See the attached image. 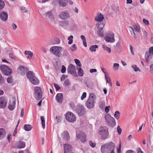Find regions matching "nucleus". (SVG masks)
Instances as JSON below:
<instances>
[{
  "label": "nucleus",
  "mask_w": 153,
  "mask_h": 153,
  "mask_svg": "<svg viewBox=\"0 0 153 153\" xmlns=\"http://www.w3.org/2000/svg\"><path fill=\"white\" fill-rule=\"evenodd\" d=\"M55 42L53 43V44H59L60 43V40L58 38H56L55 39Z\"/></svg>",
  "instance_id": "338daca9"
},
{
  "label": "nucleus",
  "mask_w": 153,
  "mask_h": 153,
  "mask_svg": "<svg viewBox=\"0 0 153 153\" xmlns=\"http://www.w3.org/2000/svg\"><path fill=\"white\" fill-rule=\"evenodd\" d=\"M8 17L7 13L2 12L0 13V18L3 21H6Z\"/></svg>",
  "instance_id": "f3484780"
},
{
  "label": "nucleus",
  "mask_w": 153,
  "mask_h": 153,
  "mask_svg": "<svg viewBox=\"0 0 153 153\" xmlns=\"http://www.w3.org/2000/svg\"><path fill=\"white\" fill-rule=\"evenodd\" d=\"M7 83H10L13 82V79L11 76L8 77L7 79Z\"/></svg>",
  "instance_id": "de8ad7c7"
},
{
  "label": "nucleus",
  "mask_w": 153,
  "mask_h": 153,
  "mask_svg": "<svg viewBox=\"0 0 153 153\" xmlns=\"http://www.w3.org/2000/svg\"><path fill=\"white\" fill-rule=\"evenodd\" d=\"M56 100L58 103H61L63 101V95L62 93H58L56 97Z\"/></svg>",
  "instance_id": "a211bd4d"
},
{
  "label": "nucleus",
  "mask_w": 153,
  "mask_h": 153,
  "mask_svg": "<svg viewBox=\"0 0 153 153\" xmlns=\"http://www.w3.org/2000/svg\"><path fill=\"white\" fill-rule=\"evenodd\" d=\"M16 100L13 97L11 99L9 102L8 108L10 110H13L15 107Z\"/></svg>",
  "instance_id": "ddd939ff"
},
{
  "label": "nucleus",
  "mask_w": 153,
  "mask_h": 153,
  "mask_svg": "<svg viewBox=\"0 0 153 153\" xmlns=\"http://www.w3.org/2000/svg\"><path fill=\"white\" fill-rule=\"evenodd\" d=\"M86 94H87L86 92H83L81 97V100H83L86 97Z\"/></svg>",
  "instance_id": "5fc2aeb1"
},
{
  "label": "nucleus",
  "mask_w": 153,
  "mask_h": 153,
  "mask_svg": "<svg viewBox=\"0 0 153 153\" xmlns=\"http://www.w3.org/2000/svg\"><path fill=\"white\" fill-rule=\"evenodd\" d=\"M9 57L12 59H16V57L13 52H11L9 53Z\"/></svg>",
  "instance_id": "79ce46f5"
},
{
  "label": "nucleus",
  "mask_w": 153,
  "mask_h": 153,
  "mask_svg": "<svg viewBox=\"0 0 153 153\" xmlns=\"http://www.w3.org/2000/svg\"><path fill=\"white\" fill-rule=\"evenodd\" d=\"M47 18H48L51 20V22H53L54 21V17L53 13L51 12H49L45 14Z\"/></svg>",
  "instance_id": "b1692460"
},
{
  "label": "nucleus",
  "mask_w": 153,
  "mask_h": 153,
  "mask_svg": "<svg viewBox=\"0 0 153 153\" xmlns=\"http://www.w3.org/2000/svg\"><path fill=\"white\" fill-rule=\"evenodd\" d=\"M56 119L57 123L61 122V120L59 116H56Z\"/></svg>",
  "instance_id": "6e6d98bb"
},
{
  "label": "nucleus",
  "mask_w": 153,
  "mask_h": 153,
  "mask_svg": "<svg viewBox=\"0 0 153 153\" xmlns=\"http://www.w3.org/2000/svg\"><path fill=\"white\" fill-rule=\"evenodd\" d=\"M148 53H150L152 55H153V47H151L149 48V52Z\"/></svg>",
  "instance_id": "e2e57ef3"
},
{
  "label": "nucleus",
  "mask_w": 153,
  "mask_h": 153,
  "mask_svg": "<svg viewBox=\"0 0 153 153\" xmlns=\"http://www.w3.org/2000/svg\"><path fill=\"white\" fill-rule=\"evenodd\" d=\"M102 47L104 50L106 51L108 53H111V50L110 48L107 47L106 45H102Z\"/></svg>",
  "instance_id": "4c0bfd02"
},
{
  "label": "nucleus",
  "mask_w": 153,
  "mask_h": 153,
  "mask_svg": "<svg viewBox=\"0 0 153 153\" xmlns=\"http://www.w3.org/2000/svg\"><path fill=\"white\" fill-rule=\"evenodd\" d=\"M27 77L28 79L31 83L34 85L38 84V80L35 76L34 73L32 71H30L27 74Z\"/></svg>",
  "instance_id": "39448f33"
},
{
  "label": "nucleus",
  "mask_w": 153,
  "mask_h": 153,
  "mask_svg": "<svg viewBox=\"0 0 153 153\" xmlns=\"http://www.w3.org/2000/svg\"><path fill=\"white\" fill-rule=\"evenodd\" d=\"M143 36L144 39H147L148 38L147 37V33L145 30L143 31Z\"/></svg>",
  "instance_id": "4d7b16f0"
},
{
  "label": "nucleus",
  "mask_w": 153,
  "mask_h": 153,
  "mask_svg": "<svg viewBox=\"0 0 153 153\" xmlns=\"http://www.w3.org/2000/svg\"><path fill=\"white\" fill-rule=\"evenodd\" d=\"M105 102L104 101H100L99 103V106L101 109H103L105 106Z\"/></svg>",
  "instance_id": "c9c22d12"
},
{
  "label": "nucleus",
  "mask_w": 153,
  "mask_h": 153,
  "mask_svg": "<svg viewBox=\"0 0 153 153\" xmlns=\"http://www.w3.org/2000/svg\"><path fill=\"white\" fill-rule=\"evenodd\" d=\"M77 69L78 70V74L80 76H83L84 74L83 71L82 69L80 68H77Z\"/></svg>",
  "instance_id": "72a5a7b5"
},
{
  "label": "nucleus",
  "mask_w": 153,
  "mask_h": 153,
  "mask_svg": "<svg viewBox=\"0 0 153 153\" xmlns=\"http://www.w3.org/2000/svg\"><path fill=\"white\" fill-rule=\"evenodd\" d=\"M59 1V5L60 7H64L66 5L65 2L67 0H58Z\"/></svg>",
  "instance_id": "2f4dec72"
},
{
  "label": "nucleus",
  "mask_w": 153,
  "mask_h": 153,
  "mask_svg": "<svg viewBox=\"0 0 153 153\" xmlns=\"http://www.w3.org/2000/svg\"><path fill=\"white\" fill-rule=\"evenodd\" d=\"M7 102V99L4 97H0V108H3L5 107Z\"/></svg>",
  "instance_id": "9b49d317"
},
{
  "label": "nucleus",
  "mask_w": 153,
  "mask_h": 153,
  "mask_svg": "<svg viewBox=\"0 0 153 153\" xmlns=\"http://www.w3.org/2000/svg\"><path fill=\"white\" fill-rule=\"evenodd\" d=\"M62 48L56 46L51 47L50 49V51L53 54L58 57L61 56Z\"/></svg>",
  "instance_id": "20e7f679"
},
{
  "label": "nucleus",
  "mask_w": 153,
  "mask_h": 153,
  "mask_svg": "<svg viewBox=\"0 0 153 153\" xmlns=\"http://www.w3.org/2000/svg\"><path fill=\"white\" fill-rule=\"evenodd\" d=\"M129 28L131 29L130 30L131 34L133 36V37L134 39L137 38V32L134 30V29L132 27H130Z\"/></svg>",
  "instance_id": "c85d7f7f"
},
{
  "label": "nucleus",
  "mask_w": 153,
  "mask_h": 153,
  "mask_svg": "<svg viewBox=\"0 0 153 153\" xmlns=\"http://www.w3.org/2000/svg\"><path fill=\"white\" fill-rule=\"evenodd\" d=\"M76 45L75 44L73 45L70 48L71 50L73 51H76Z\"/></svg>",
  "instance_id": "603ef678"
},
{
  "label": "nucleus",
  "mask_w": 153,
  "mask_h": 153,
  "mask_svg": "<svg viewBox=\"0 0 153 153\" xmlns=\"http://www.w3.org/2000/svg\"><path fill=\"white\" fill-rule=\"evenodd\" d=\"M6 132L3 128H0V140L3 139L5 136Z\"/></svg>",
  "instance_id": "a878e982"
},
{
  "label": "nucleus",
  "mask_w": 153,
  "mask_h": 153,
  "mask_svg": "<svg viewBox=\"0 0 153 153\" xmlns=\"http://www.w3.org/2000/svg\"><path fill=\"white\" fill-rule=\"evenodd\" d=\"M67 71L69 73L72 74L75 77L77 76L75 66L72 64H71L70 65L67 69Z\"/></svg>",
  "instance_id": "1a4fd4ad"
},
{
  "label": "nucleus",
  "mask_w": 153,
  "mask_h": 153,
  "mask_svg": "<svg viewBox=\"0 0 153 153\" xmlns=\"http://www.w3.org/2000/svg\"><path fill=\"white\" fill-rule=\"evenodd\" d=\"M64 149L65 153L69 152L72 150L71 146L67 144H65L64 145Z\"/></svg>",
  "instance_id": "aec40b11"
},
{
  "label": "nucleus",
  "mask_w": 153,
  "mask_h": 153,
  "mask_svg": "<svg viewBox=\"0 0 153 153\" xmlns=\"http://www.w3.org/2000/svg\"><path fill=\"white\" fill-rule=\"evenodd\" d=\"M59 16L61 19L63 20L66 19L70 17V15L67 11L61 12Z\"/></svg>",
  "instance_id": "4468645a"
},
{
  "label": "nucleus",
  "mask_w": 153,
  "mask_h": 153,
  "mask_svg": "<svg viewBox=\"0 0 153 153\" xmlns=\"http://www.w3.org/2000/svg\"><path fill=\"white\" fill-rule=\"evenodd\" d=\"M105 119L108 125L112 127H114L116 124L115 119L111 117L110 114H105Z\"/></svg>",
  "instance_id": "7ed1b4c3"
},
{
  "label": "nucleus",
  "mask_w": 153,
  "mask_h": 153,
  "mask_svg": "<svg viewBox=\"0 0 153 153\" xmlns=\"http://www.w3.org/2000/svg\"><path fill=\"white\" fill-rule=\"evenodd\" d=\"M152 54H151L150 53H148V52H146V53L145 58L147 63H149L150 62V60L152 57Z\"/></svg>",
  "instance_id": "5701e85b"
},
{
  "label": "nucleus",
  "mask_w": 153,
  "mask_h": 153,
  "mask_svg": "<svg viewBox=\"0 0 153 153\" xmlns=\"http://www.w3.org/2000/svg\"><path fill=\"white\" fill-rule=\"evenodd\" d=\"M131 67L132 68L134 69V70L135 71L137 72L138 71H139L140 72L141 71L139 69V68L138 67H137L136 65H132Z\"/></svg>",
  "instance_id": "a19ab883"
},
{
  "label": "nucleus",
  "mask_w": 153,
  "mask_h": 153,
  "mask_svg": "<svg viewBox=\"0 0 153 153\" xmlns=\"http://www.w3.org/2000/svg\"><path fill=\"white\" fill-rule=\"evenodd\" d=\"M41 90V88L39 87V91H40V92H39V100L42 98V94Z\"/></svg>",
  "instance_id": "3c124183"
},
{
  "label": "nucleus",
  "mask_w": 153,
  "mask_h": 153,
  "mask_svg": "<svg viewBox=\"0 0 153 153\" xmlns=\"http://www.w3.org/2000/svg\"><path fill=\"white\" fill-rule=\"evenodd\" d=\"M98 48V46L97 45H92L90 46L89 50L91 52H95L96 51V49Z\"/></svg>",
  "instance_id": "473e14b6"
},
{
  "label": "nucleus",
  "mask_w": 153,
  "mask_h": 153,
  "mask_svg": "<svg viewBox=\"0 0 153 153\" xmlns=\"http://www.w3.org/2000/svg\"><path fill=\"white\" fill-rule=\"evenodd\" d=\"M95 100L94 94L93 93H90L86 103V106L88 108L90 109L94 107Z\"/></svg>",
  "instance_id": "f257e3e1"
},
{
  "label": "nucleus",
  "mask_w": 153,
  "mask_h": 153,
  "mask_svg": "<svg viewBox=\"0 0 153 153\" xmlns=\"http://www.w3.org/2000/svg\"><path fill=\"white\" fill-rule=\"evenodd\" d=\"M76 139L79 140L82 143H85L86 141V135L83 133L76 134Z\"/></svg>",
  "instance_id": "f8f14e48"
},
{
  "label": "nucleus",
  "mask_w": 153,
  "mask_h": 153,
  "mask_svg": "<svg viewBox=\"0 0 153 153\" xmlns=\"http://www.w3.org/2000/svg\"><path fill=\"white\" fill-rule=\"evenodd\" d=\"M33 95L37 100H38V87H35L34 90Z\"/></svg>",
  "instance_id": "bb28decb"
},
{
  "label": "nucleus",
  "mask_w": 153,
  "mask_h": 153,
  "mask_svg": "<svg viewBox=\"0 0 153 153\" xmlns=\"http://www.w3.org/2000/svg\"><path fill=\"white\" fill-rule=\"evenodd\" d=\"M74 61L76 64L78 66L80 67H81L82 66V64L81 63L80 61L79 60L75 59H74Z\"/></svg>",
  "instance_id": "c03bdc74"
},
{
  "label": "nucleus",
  "mask_w": 153,
  "mask_h": 153,
  "mask_svg": "<svg viewBox=\"0 0 153 153\" xmlns=\"http://www.w3.org/2000/svg\"><path fill=\"white\" fill-rule=\"evenodd\" d=\"M99 134L101 136L102 139H106L108 137L109 134L108 128L106 126L101 127L100 128Z\"/></svg>",
  "instance_id": "f03ea898"
},
{
  "label": "nucleus",
  "mask_w": 153,
  "mask_h": 153,
  "mask_svg": "<svg viewBox=\"0 0 153 153\" xmlns=\"http://www.w3.org/2000/svg\"><path fill=\"white\" fill-rule=\"evenodd\" d=\"M117 132H118V134L120 135L121 134V131H122V129L120 128V127L119 126H117Z\"/></svg>",
  "instance_id": "13d9d810"
},
{
  "label": "nucleus",
  "mask_w": 153,
  "mask_h": 153,
  "mask_svg": "<svg viewBox=\"0 0 153 153\" xmlns=\"http://www.w3.org/2000/svg\"><path fill=\"white\" fill-rule=\"evenodd\" d=\"M89 144L90 146L92 148H94L96 146V144L95 143H93L91 141L89 142Z\"/></svg>",
  "instance_id": "0e129e2a"
},
{
  "label": "nucleus",
  "mask_w": 153,
  "mask_h": 153,
  "mask_svg": "<svg viewBox=\"0 0 153 153\" xmlns=\"http://www.w3.org/2000/svg\"><path fill=\"white\" fill-rule=\"evenodd\" d=\"M101 152L102 153H105L106 150V147L105 145H102L101 146Z\"/></svg>",
  "instance_id": "58836bf2"
},
{
  "label": "nucleus",
  "mask_w": 153,
  "mask_h": 153,
  "mask_svg": "<svg viewBox=\"0 0 153 153\" xmlns=\"http://www.w3.org/2000/svg\"><path fill=\"white\" fill-rule=\"evenodd\" d=\"M102 72L105 74V78L106 80V82L108 83L109 84V85H110V86H111L112 83L111 82V79H110V78L109 76L108 77H107L106 75L107 73H106L104 71L105 70V69L104 68H102Z\"/></svg>",
  "instance_id": "6ab92c4d"
},
{
  "label": "nucleus",
  "mask_w": 153,
  "mask_h": 153,
  "mask_svg": "<svg viewBox=\"0 0 153 153\" xmlns=\"http://www.w3.org/2000/svg\"><path fill=\"white\" fill-rule=\"evenodd\" d=\"M4 79L3 77H2L0 73V84L2 85L4 83Z\"/></svg>",
  "instance_id": "8fccbe9b"
},
{
  "label": "nucleus",
  "mask_w": 153,
  "mask_h": 153,
  "mask_svg": "<svg viewBox=\"0 0 153 153\" xmlns=\"http://www.w3.org/2000/svg\"><path fill=\"white\" fill-rule=\"evenodd\" d=\"M107 150L110 151L115 149V144L112 142L105 144Z\"/></svg>",
  "instance_id": "2eb2a0df"
},
{
  "label": "nucleus",
  "mask_w": 153,
  "mask_h": 153,
  "mask_svg": "<svg viewBox=\"0 0 153 153\" xmlns=\"http://www.w3.org/2000/svg\"><path fill=\"white\" fill-rule=\"evenodd\" d=\"M69 24V22L67 20L63 21L62 22V26H68Z\"/></svg>",
  "instance_id": "49530a36"
},
{
  "label": "nucleus",
  "mask_w": 153,
  "mask_h": 153,
  "mask_svg": "<svg viewBox=\"0 0 153 153\" xmlns=\"http://www.w3.org/2000/svg\"><path fill=\"white\" fill-rule=\"evenodd\" d=\"M54 86L56 91L60 89V87L57 84L54 83Z\"/></svg>",
  "instance_id": "680f3d73"
},
{
  "label": "nucleus",
  "mask_w": 153,
  "mask_h": 153,
  "mask_svg": "<svg viewBox=\"0 0 153 153\" xmlns=\"http://www.w3.org/2000/svg\"><path fill=\"white\" fill-rule=\"evenodd\" d=\"M73 38V36L72 35H71L68 37V39L69 40L68 42V44H71L72 43Z\"/></svg>",
  "instance_id": "a18cd8bd"
},
{
  "label": "nucleus",
  "mask_w": 153,
  "mask_h": 153,
  "mask_svg": "<svg viewBox=\"0 0 153 153\" xmlns=\"http://www.w3.org/2000/svg\"><path fill=\"white\" fill-rule=\"evenodd\" d=\"M62 137L66 141L69 140L70 138L69 133L67 131H65L63 132L62 135Z\"/></svg>",
  "instance_id": "412c9836"
},
{
  "label": "nucleus",
  "mask_w": 153,
  "mask_h": 153,
  "mask_svg": "<svg viewBox=\"0 0 153 153\" xmlns=\"http://www.w3.org/2000/svg\"><path fill=\"white\" fill-rule=\"evenodd\" d=\"M143 22L147 25H149V24L148 20H146L145 19H143Z\"/></svg>",
  "instance_id": "bf43d9fd"
},
{
  "label": "nucleus",
  "mask_w": 153,
  "mask_h": 153,
  "mask_svg": "<svg viewBox=\"0 0 153 153\" xmlns=\"http://www.w3.org/2000/svg\"><path fill=\"white\" fill-rule=\"evenodd\" d=\"M114 36V35L113 33H109L105 37V39L107 42H114L115 41Z\"/></svg>",
  "instance_id": "9d476101"
},
{
  "label": "nucleus",
  "mask_w": 153,
  "mask_h": 153,
  "mask_svg": "<svg viewBox=\"0 0 153 153\" xmlns=\"http://www.w3.org/2000/svg\"><path fill=\"white\" fill-rule=\"evenodd\" d=\"M119 65L117 63H114L113 65V68L116 71H117L119 69Z\"/></svg>",
  "instance_id": "37998d69"
},
{
  "label": "nucleus",
  "mask_w": 153,
  "mask_h": 153,
  "mask_svg": "<svg viewBox=\"0 0 153 153\" xmlns=\"http://www.w3.org/2000/svg\"><path fill=\"white\" fill-rule=\"evenodd\" d=\"M18 70L22 75H24L29 70L28 69L23 66H21L19 67Z\"/></svg>",
  "instance_id": "dca6fc26"
},
{
  "label": "nucleus",
  "mask_w": 153,
  "mask_h": 153,
  "mask_svg": "<svg viewBox=\"0 0 153 153\" xmlns=\"http://www.w3.org/2000/svg\"><path fill=\"white\" fill-rule=\"evenodd\" d=\"M104 25H103V27L102 28H99L97 31V34L100 36L103 37L104 36V31H102L103 27H104Z\"/></svg>",
  "instance_id": "cd10ccee"
},
{
  "label": "nucleus",
  "mask_w": 153,
  "mask_h": 153,
  "mask_svg": "<svg viewBox=\"0 0 153 153\" xmlns=\"http://www.w3.org/2000/svg\"><path fill=\"white\" fill-rule=\"evenodd\" d=\"M75 110L77 114L79 116L84 115L85 112L84 106L81 105H77Z\"/></svg>",
  "instance_id": "6e6552de"
},
{
  "label": "nucleus",
  "mask_w": 153,
  "mask_h": 153,
  "mask_svg": "<svg viewBox=\"0 0 153 153\" xmlns=\"http://www.w3.org/2000/svg\"><path fill=\"white\" fill-rule=\"evenodd\" d=\"M71 85V83L70 82L69 80L68 79H66L63 84V85L66 86H70Z\"/></svg>",
  "instance_id": "ea45409f"
},
{
  "label": "nucleus",
  "mask_w": 153,
  "mask_h": 153,
  "mask_svg": "<svg viewBox=\"0 0 153 153\" xmlns=\"http://www.w3.org/2000/svg\"><path fill=\"white\" fill-rule=\"evenodd\" d=\"M4 6V2L0 0V10H1Z\"/></svg>",
  "instance_id": "09e8293b"
},
{
  "label": "nucleus",
  "mask_w": 153,
  "mask_h": 153,
  "mask_svg": "<svg viewBox=\"0 0 153 153\" xmlns=\"http://www.w3.org/2000/svg\"><path fill=\"white\" fill-rule=\"evenodd\" d=\"M120 113L119 111H116L114 114V117L117 119H118L120 117Z\"/></svg>",
  "instance_id": "e433bc0d"
},
{
  "label": "nucleus",
  "mask_w": 153,
  "mask_h": 153,
  "mask_svg": "<svg viewBox=\"0 0 153 153\" xmlns=\"http://www.w3.org/2000/svg\"><path fill=\"white\" fill-rule=\"evenodd\" d=\"M0 68L2 73L4 75L9 76L11 74L12 70L8 66L4 65H1Z\"/></svg>",
  "instance_id": "423d86ee"
},
{
  "label": "nucleus",
  "mask_w": 153,
  "mask_h": 153,
  "mask_svg": "<svg viewBox=\"0 0 153 153\" xmlns=\"http://www.w3.org/2000/svg\"><path fill=\"white\" fill-rule=\"evenodd\" d=\"M134 28L138 32H139L140 31V26L138 25H136L134 26Z\"/></svg>",
  "instance_id": "864d4df0"
},
{
  "label": "nucleus",
  "mask_w": 153,
  "mask_h": 153,
  "mask_svg": "<svg viewBox=\"0 0 153 153\" xmlns=\"http://www.w3.org/2000/svg\"><path fill=\"white\" fill-rule=\"evenodd\" d=\"M40 119L42 128L43 129H44L45 128V118L43 116H41Z\"/></svg>",
  "instance_id": "f704fd0d"
},
{
  "label": "nucleus",
  "mask_w": 153,
  "mask_h": 153,
  "mask_svg": "<svg viewBox=\"0 0 153 153\" xmlns=\"http://www.w3.org/2000/svg\"><path fill=\"white\" fill-rule=\"evenodd\" d=\"M32 128V126L29 124H25L24 126V129L26 131H30Z\"/></svg>",
  "instance_id": "7c9ffc66"
},
{
  "label": "nucleus",
  "mask_w": 153,
  "mask_h": 153,
  "mask_svg": "<svg viewBox=\"0 0 153 153\" xmlns=\"http://www.w3.org/2000/svg\"><path fill=\"white\" fill-rule=\"evenodd\" d=\"M66 68L63 65L62 66V69H61V72L62 73H64L66 71Z\"/></svg>",
  "instance_id": "052dcab7"
},
{
  "label": "nucleus",
  "mask_w": 153,
  "mask_h": 153,
  "mask_svg": "<svg viewBox=\"0 0 153 153\" xmlns=\"http://www.w3.org/2000/svg\"><path fill=\"white\" fill-rule=\"evenodd\" d=\"M104 19L103 15H102L101 13H97V16L95 18V20L101 22Z\"/></svg>",
  "instance_id": "4be33fe9"
},
{
  "label": "nucleus",
  "mask_w": 153,
  "mask_h": 153,
  "mask_svg": "<svg viewBox=\"0 0 153 153\" xmlns=\"http://www.w3.org/2000/svg\"><path fill=\"white\" fill-rule=\"evenodd\" d=\"M121 142H120V143L119 144V148L117 149V153H121Z\"/></svg>",
  "instance_id": "774afa93"
},
{
  "label": "nucleus",
  "mask_w": 153,
  "mask_h": 153,
  "mask_svg": "<svg viewBox=\"0 0 153 153\" xmlns=\"http://www.w3.org/2000/svg\"><path fill=\"white\" fill-rule=\"evenodd\" d=\"M110 107V106L109 105L108 106H106L105 107V112L106 113H107L109 111Z\"/></svg>",
  "instance_id": "69168bd1"
},
{
  "label": "nucleus",
  "mask_w": 153,
  "mask_h": 153,
  "mask_svg": "<svg viewBox=\"0 0 153 153\" xmlns=\"http://www.w3.org/2000/svg\"><path fill=\"white\" fill-rule=\"evenodd\" d=\"M24 53L25 54L28 55L27 58L29 59H31L33 56V53L31 51H25Z\"/></svg>",
  "instance_id": "c756f323"
},
{
  "label": "nucleus",
  "mask_w": 153,
  "mask_h": 153,
  "mask_svg": "<svg viewBox=\"0 0 153 153\" xmlns=\"http://www.w3.org/2000/svg\"><path fill=\"white\" fill-rule=\"evenodd\" d=\"M65 117L68 121L73 123L76 120V118L75 115L71 112H68L66 114Z\"/></svg>",
  "instance_id": "0eeeda50"
},
{
  "label": "nucleus",
  "mask_w": 153,
  "mask_h": 153,
  "mask_svg": "<svg viewBox=\"0 0 153 153\" xmlns=\"http://www.w3.org/2000/svg\"><path fill=\"white\" fill-rule=\"evenodd\" d=\"M25 146V143L22 141H19L17 143V147L19 149L24 148Z\"/></svg>",
  "instance_id": "393cba45"
}]
</instances>
